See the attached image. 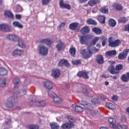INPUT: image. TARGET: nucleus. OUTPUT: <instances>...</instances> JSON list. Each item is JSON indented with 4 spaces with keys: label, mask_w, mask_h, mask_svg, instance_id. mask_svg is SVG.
<instances>
[{
    "label": "nucleus",
    "mask_w": 129,
    "mask_h": 129,
    "mask_svg": "<svg viewBox=\"0 0 129 129\" xmlns=\"http://www.w3.org/2000/svg\"><path fill=\"white\" fill-rule=\"evenodd\" d=\"M113 7L114 8V9H116L117 11H121L122 10V7L117 3H114L113 5Z\"/></svg>",
    "instance_id": "obj_42"
},
{
    "label": "nucleus",
    "mask_w": 129,
    "mask_h": 129,
    "mask_svg": "<svg viewBox=\"0 0 129 129\" xmlns=\"http://www.w3.org/2000/svg\"><path fill=\"white\" fill-rule=\"evenodd\" d=\"M44 86L45 87V88L47 89H52L53 88V84L49 81L44 82Z\"/></svg>",
    "instance_id": "obj_33"
},
{
    "label": "nucleus",
    "mask_w": 129,
    "mask_h": 129,
    "mask_svg": "<svg viewBox=\"0 0 129 129\" xmlns=\"http://www.w3.org/2000/svg\"><path fill=\"white\" fill-rule=\"evenodd\" d=\"M120 79L123 82H127V81H129V73H127L126 74L122 75Z\"/></svg>",
    "instance_id": "obj_22"
},
{
    "label": "nucleus",
    "mask_w": 129,
    "mask_h": 129,
    "mask_svg": "<svg viewBox=\"0 0 129 129\" xmlns=\"http://www.w3.org/2000/svg\"><path fill=\"white\" fill-rule=\"evenodd\" d=\"M48 52H49L48 47L44 45L38 46V53L40 55H41V56H47V55H48Z\"/></svg>",
    "instance_id": "obj_5"
},
{
    "label": "nucleus",
    "mask_w": 129,
    "mask_h": 129,
    "mask_svg": "<svg viewBox=\"0 0 129 129\" xmlns=\"http://www.w3.org/2000/svg\"><path fill=\"white\" fill-rule=\"evenodd\" d=\"M7 39L12 40V41H17L19 40V37L13 34H9L7 36Z\"/></svg>",
    "instance_id": "obj_32"
},
{
    "label": "nucleus",
    "mask_w": 129,
    "mask_h": 129,
    "mask_svg": "<svg viewBox=\"0 0 129 129\" xmlns=\"http://www.w3.org/2000/svg\"><path fill=\"white\" fill-rule=\"evenodd\" d=\"M121 122H125L126 121V117L125 115H122L120 117Z\"/></svg>",
    "instance_id": "obj_59"
},
{
    "label": "nucleus",
    "mask_w": 129,
    "mask_h": 129,
    "mask_svg": "<svg viewBox=\"0 0 129 129\" xmlns=\"http://www.w3.org/2000/svg\"><path fill=\"white\" fill-rule=\"evenodd\" d=\"M92 31L96 35H101V34H102V30H101L100 28L97 27L93 28Z\"/></svg>",
    "instance_id": "obj_30"
},
{
    "label": "nucleus",
    "mask_w": 129,
    "mask_h": 129,
    "mask_svg": "<svg viewBox=\"0 0 129 129\" xmlns=\"http://www.w3.org/2000/svg\"><path fill=\"white\" fill-rule=\"evenodd\" d=\"M8 74V70L5 68H0V75L4 76Z\"/></svg>",
    "instance_id": "obj_43"
},
{
    "label": "nucleus",
    "mask_w": 129,
    "mask_h": 129,
    "mask_svg": "<svg viewBox=\"0 0 129 129\" xmlns=\"http://www.w3.org/2000/svg\"><path fill=\"white\" fill-rule=\"evenodd\" d=\"M72 107L76 112H82L83 111V108L80 106H75L74 107V105H73Z\"/></svg>",
    "instance_id": "obj_23"
},
{
    "label": "nucleus",
    "mask_w": 129,
    "mask_h": 129,
    "mask_svg": "<svg viewBox=\"0 0 129 129\" xmlns=\"http://www.w3.org/2000/svg\"><path fill=\"white\" fill-rule=\"evenodd\" d=\"M18 42V46L20 47V48H25L26 47V44L24 43V41L22 39H20L19 38L17 40Z\"/></svg>",
    "instance_id": "obj_37"
},
{
    "label": "nucleus",
    "mask_w": 129,
    "mask_h": 129,
    "mask_svg": "<svg viewBox=\"0 0 129 129\" xmlns=\"http://www.w3.org/2000/svg\"><path fill=\"white\" fill-rule=\"evenodd\" d=\"M15 18L16 20H21L22 19V15L21 14H16Z\"/></svg>",
    "instance_id": "obj_62"
},
{
    "label": "nucleus",
    "mask_w": 129,
    "mask_h": 129,
    "mask_svg": "<svg viewBox=\"0 0 129 129\" xmlns=\"http://www.w3.org/2000/svg\"><path fill=\"white\" fill-rule=\"evenodd\" d=\"M30 105L32 106L33 104H35L36 106L38 107H42L46 106V101L44 100H41L38 102H37L36 100V97H29Z\"/></svg>",
    "instance_id": "obj_1"
},
{
    "label": "nucleus",
    "mask_w": 129,
    "mask_h": 129,
    "mask_svg": "<svg viewBox=\"0 0 129 129\" xmlns=\"http://www.w3.org/2000/svg\"><path fill=\"white\" fill-rule=\"evenodd\" d=\"M100 13L102 14H108V8L106 7H102L99 9Z\"/></svg>",
    "instance_id": "obj_39"
},
{
    "label": "nucleus",
    "mask_w": 129,
    "mask_h": 129,
    "mask_svg": "<svg viewBox=\"0 0 129 129\" xmlns=\"http://www.w3.org/2000/svg\"><path fill=\"white\" fill-rule=\"evenodd\" d=\"M13 25L14 27H15V28H19V29H23V28H24L23 24L18 21H14L13 22Z\"/></svg>",
    "instance_id": "obj_26"
},
{
    "label": "nucleus",
    "mask_w": 129,
    "mask_h": 129,
    "mask_svg": "<svg viewBox=\"0 0 129 129\" xmlns=\"http://www.w3.org/2000/svg\"><path fill=\"white\" fill-rule=\"evenodd\" d=\"M23 52L22 50L20 49H16L13 52L14 55H18V56H21L23 54Z\"/></svg>",
    "instance_id": "obj_45"
},
{
    "label": "nucleus",
    "mask_w": 129,
    "mask_h": 129,
    "mask_svg": "<svg viewBox=\"0 0 129 129\" xmlns=\"http://www.w3.org/2000/svg\"><path fill=\"white\" fill-rule=\"evenodd\" d=\"M108 121L109 122V126H110V127H114V123H115V122L116 121L115 119L110 117L108 118Z\"/></svg>",
    "instance_id": "obj_28"
},
{
    "label": "nucleus",
    "mask_w": 129,
    "mask_h": 129,
    "mask_svg": "<svg viewBox=\"0 0 129 129\" xmlns=\"http://www.w3.org/2000/svg\"><path fill=\"white\" fill-rule=\"evenodd\" d=\"M112 99L113 101H117V99H118V97L116 95H114L112 96Z\"/></svg>",
    "instance_id": "obj_63"
},
{
    "label": "nucleus",
    "mask_w": 129,
    "mask_h": 129,
    "mask_svg": "<svg viewBox=\"0 0 129 129\" xmlns=\"http://www.w3.org/2000/svg\"><path fill=\"white\" fill-rule=\"evenodd\" d=\"M96 61L98 64H103L104 63V57L101 54H98L96 57Z\"/></svg>",
    "instance_id": "obj_14"
},
{
    "label": "nucleus",
    "mask_w": 129,
    "mask_h": 129,
    "mask_svg": "<svg viewBox=\"0 0 129 129\" xmlns=\"http://www.w3.org/2000/svg\"><path fill=\"white\" fill-rule=\"evenodd\" d=\"M99 40H101L102 42V47H105L107 42V37L103 35L101 37H95L91 42L92 45H95V44H96V43H97Z\"/></svg>",
    "instance_id": "obj_2"
},
{
    "label": "nucleus",
    "mask_w": 129,
    "mask_h": 129,
    "mask_svg": "<svg viewBox=\"0 0 129 129\" xmlns=\"http://www.w3.org/2000/svg\"><path fill=\"white\" fill-rule=\"evenodd\" d=\"M49 125L51 129H59V124L55 122L50 123Z\"/></svg>",
    "instance_id": "obj_35"
},
{
    "label": "nucleus",
    "mask_w": 129,
    "mask_h": 129,
    "mask_svg": "<svg viewBox=\"0 0 129 129\" xmlns=\"http://www.w3.org/2000/svg\"><path fill=\"white\" fill-rule=\"evenodd\" d=\"M124 31L129 33V24L124 25Z\"/></svg>",
    "instance_id": "obj_61"
},
{
    "label": "nucleus",
    "mask_w": 129,
    "mask_h": 129,
    "mask_svg": "<svg viewBox=\"0 0 129 129\" xmlns=\"http://www.w3.org/2000/svg\"><path fill=\"white\" fill-rule=\"evenodd\" d=\"M4 16L5 17H7L8 18H9L10 19H14V16L13 13H12L11 11H5L4 12Z\"/></svg>",
    "instance_id": "obj_24"
},
{
    "label": "nucleus",
    "mask_w": 129,
    "mask_h": 129,
    "mask_svg": "<svg viewBox=\"0 0 129 129\" xmlns=\"http://www.w3.org/2000/svg\"><path fill=\"white\" fill-rule=\"evenodd\" d=\"M87 49L89 51V54H90V57H91V55L93 54V53H97L98 52H99V50L95 47H93L92 45H90L88 46Z\"/></svg>",
    "instance_id": "obj_9"
},
{
    "label": "nucleus",
    "mask_w": 129,
    "mask_h": 129,
    "mask_svg": "<svg viewBox=\"0 0 129 129\" xmlns=\"http://www.w3.org/2000/svg\"><path fill=\"white\" fill-rule=\"evenodd\" d=\"M99 4H100V0H90L88 2V5L91 7H94V6Z\"/></svg>",
    "instance_id": "obj_21"
},
{
    "label": "nucleus",
    "mask_w": 129,
    "mask_h": 129,
    "mask_svg": "<svg viewBox=\"0 0 129 129\" xmlns=\"http://www.w3.org/2000/svg\"><path fill=\"white\" fill-rule=\"evenodd\" d=\"M81 34L82 35H85V34H88L90 32V28L88 26H85L83 27L80 30Z\"/></svg>",
    "instance_id": "obj_17"
},
{
    "label": "nucleus",
    "mask_w": 129,
    "mask_h": 129,
    "mask_svg": "<svg viewBox=\"0 0 129 129\" xmlns=\"http://www.w3.org/2000/svg\"><path fill=\"white\" fill-rule=\"evenodd\" d=\"M80 53L85 59H88V58H90V54L87 52L86 49H81L80 50Z\"/></svg>",
    "instance_id": "obj_15"
},
{
    "label": "nucleus",
    "mask_w": 129,
    "mask_h": 129,
    "mask_svg": "<svg viewBox=\"0 0 129 129\" xmlns=\"http://www.w3.org/2000/svg\"><path fill=\"white\" fill-rule=\"evenodd\" d=\"M59 6L61 9H67V10H71V5L70 4H64L63 0H60Z\"/></svg>",
    "instance_id": "obj_13"
},
{
    "label": "nucleus",
    "mask_w": 129,
    "mask_h": 129,
    "mask_svg": "<svg viewBox=\"0 0 129 129\" xmlns=\"http://www.w3.org/2000/svg\"><path fill=\"white\" fill-rule=\"evenodd\" d=\"M125 58H126V56H125V55L122 53V52L119 53L118 56V58L119 60H123V59H125Z\"/></svg>",
    "instance_id": "obj_52"
},
{
    "label": "nucleus",
    "mask_w": 129,
    "mask_h": 129,
    "mask_svg": "<svg viewBox=\"0 0 129 129\" xmlns=\"http://www.w3.org/2000/svg\"><path fill=\"white\" fill-rule=\"evenodd\" d=\"M73 65H80L81 64V60L80 59L73 60L72 61Z\"/></svg>",
    "instance_id": "obj_50"
},
{
    "label": "nucleus",
    "mask_w": 129,
    "mask_h": 129,
    "mask_svg": "<svg viewBox=\"0 0 129 129\" xmlns=\"http://www.w3.org/2000/svg\"><path fill=\"white\" fill-rule=\"evenodd\" d=\"M98 20L100 23H101L102 24H104L105 23V16L100 15L98 16Z\"/></svg>",
    "instance_id": "obj_38"
},
{
    "label": "nucleus",
    "mask_w": 129,
    "mask_h": 129,
    "mask_svg": "<svg viewBox=\"0 0 129 129\" xmlns=\"http://www.w3.org/2000/svg\"><path fill=\"white\" fill-rule=\"evenodd\" d=\"M83 92L84 95H86V96H88V95L89 94V92H88V91H87V88L83 89Z\"/></svg>",
    "instance_id": "obj_58"
},
{
    "label": "nucleus",
    "mask_w": 129,
    "mask_h": 129,
    "mask_svg": "<svg viewBox=\"0 0 129 129\" xmlns=\"http://www.w3.org/2000/svg\"><path fill=\"white\" fill-rule=\"evenodd\" d=\"M71 66V65L69 63L68 60L65 59L60 60L58 63V67H63V66H65L66 67H70Z\"/></svg>",
    "instance_id": "obj_7"
},
{
    "label": "nucleus",
    "mask_w": 129,
    "mask_h": 129,
    "mask_svg": "<svg viewBox=\"0 0 129 129\" xmlns=\"http://www.w3.org/2000/svg\"><path fill=\"white\" fill-rule=\"evenodd\" d=\"M116 55V50H113L110 51H108L106 52V55L109 57H112V56H115Z\"/></svg>",
    "instance_id": "obj_29"
},
{
    "label": "nucleus",
    "mask_w": 129,
    "mask_h": 129,
    "mask_svg": "<svg viewBox=\"0 0 129 129\" xmlns=\"http://www.w3.org/2000/svg\"><path fill=\"white\" fill-rule=\"evenodd\" d=\"M91 102L93 104H98L99 103L98 99L96 98L92 99Z\"/></svg>",
    "instance_id": "obj_55"
},
{
    "label": "nucleus",
    "mask_w": 129,
    "mask_h": 129,
    "mask_svg": "<svg viewBox=\"0 0 129 129\" xmlns=\"http://www.w3.org/2000/svg\"><path fill=\"white\" fill-rule=\"evenodd\" d=\"M108 46L111 48H116L121 44V41L119 39H116L114 41L112 40V37H110L108 39Z\"/></svg>",
    "instance_id": "obj_3"
},
{
    "label": "nucleus",
    "mask_w": 129,
    "mask_h": 129,
    "mask_svg": "<svg viewBox=\"0 0 129 129\" xmlns=\"http://www.w3.org/2000/svg\"><path fill=\"white\" fill-rule=\"evenodd\" d=\"M79 25V23H78V22L72 23L69 25V29L72 30V31H76V30H77V28H78Z\"/></svg>",
    "instance_id": "obj_19"
},
{
    "label": "nucleus",
    "mask_w": 129,
    "mask_h": 129,
    "mask_svg": "<svg viewBox=\"0 0 129 129\" xmlns=\"http://www.w3.org/2000/svg\"><path fill=\"white\" fill-rule=\"evenodd\" d=\"M61 74V71L59 70V69H54L52 70V73H51V76L53 78H58L60 76Z\"/></svg>",
    "instance_id": "obj_10"
},
{
    "label": "nucleus",
    "mask_w": 129,
    "mask_h": 129,
    "mask_svg": "<svg viewBox=\"0 0 129 129\" xmlns=\"http://www.w3.org/2000/svg\"><path fill=\"white\" fill-rule=\"evenodd\" d=\"M122 68H123V66H122V64H118L116 66L115 69L116 71L119 72V71L121 70Z\"/></svg>",
    "instance_id": "obj_47"
},
{
    "label": "nucleus",
    "mask_w": 129,
    "mask_h": 129,
    "mask_svg": "<svg viewBox=\"0 0 129 129\" xmlns=\"http://www.w3.org/2000/svg\"><path fill=\"white\" fill-rule=\"evenodd\" d=\"M106 107H107V108H108V109H110L112 110H113L115 109V108H116L115 105H114L113 104H112L111 103H109V102H107L106 103Z\"/></svg>",
    "instance_id": "obj_31"
},
{
    "label": "nucleus",
    "mask_w": 129,
    "mask_h": 129,
    "mask_svg": "<svg viewBox=\"0 0 129 129\" xmlns=\"http://www.w3.org/2000/svg\"><path fill=\"white\" fill-rule=\"evenodd\" d=\"M93 37V35H82L80 38V43L82 45L88 44V41H90Z\"/></svg>",
    "instance_id": "obj_4"
},
{
    "label": "nucleus",
    "mask_w": 129,
    "mask_h": 129,
    "mask_svg": "<svg viewBox=\"0 0 129 129\" xmlns=\"http://www.w3.org/2000/svg\"><path fill=\"white\" fill-rule=\"evenodd\" d=\"M87 23L89 25H97V23L96 21H95L94 20L91 19V18H89L87 20Z\"/></svg>",
    "instance_id": "obj_40"
},
{
    "label": "nucleus",
    "mask_w": 129,
    "mask_h": 129,
    "mask_svg": "<svg viewBox=\"0 0 129 129\" xmlns=\"http://www.w3.org/2000/svg\"><path fill=\"white\" fill-rule=\"evenodd\" d=\"M36 43H40V44H46V45H51V40L49 38L41 39L36 41Z\"/></svg>",
    "instance_id": "obj_16"
},
{
    "label": "nucleus",
    "mask_w": 129,
    "mask_h": 129,
    "mask_svg": "<svg viewBox=\"0 0 129 129\" xmlns=\"http://www.w3.org/2000/svg\"><path fill=\"white\" fill-rule=\"evenodd\" d=\"M48 94L49 96H50V97H52L53 98H54V96H54V95L55 94V93L51 91H49L48 92Z\"/></svg>",
    "instance_id": "obj_60"
},
{
    "label": "nucleus",
    "mask_w": 129,
    "mask_h": 129,
    "mask_svg": "<svg viewBox=\"0 0 129 129\" xmlns=\"http://www.w3.org/2000/svg\"><path fill=\"white\" fill-rule=\"evenodd\" d=\"M79 103L81 105H83L85 108L88 109L89 110H93V106H92V105L86 101L81 100L79 101Z\"/></svg>",
    "instance_id": "obj_6"
},
{
    "label": "nucleus",
    "mask_w": 129,
    "mask_h": 129,
    "mask_svg": "<svg viewBox=\"0 0 129 129\" xmlns=\"http://www.w3.org/2000/svg\"><path fill=\"white\" fill-rule=\"evenodd\" d=\"M77 75L78 77H83L84 79H88V78H89L88 72H86V71H80L78 73Z\"/></svg>",
    "instance_id": "obj_12"
},
{
    "label": "nucleus",
    "mask_w": 129,
    "mask_h": 129,
    "mask_svg": "<svg viewBox=\"0 0 129 129\" xmlns=\"http://www.w3.org/2000/svg\"><path fill=\"white\" fill-rule=\"evenodd\" d=\"M0 30L2 32H11V26L8 24H0Z\"/></svg>",
    "instance_id": "obj_8"
},
{
    "label": "nucleus",
    "mask_w": 129,
    "mask_h": 129,
    "mask_svg": "<svg viewBox=\"0 0 129 129\" xmlns=\"http://www.w3.org/2000/svg\"><path fill=\"white\" fill-rule=\"evenodd\" d=\"M16 12L17 13H21V12H23V8H22L21 6L18 5L16 8Z\"/></svg>",
    "instance_id": "obj_54"
},
{
    "label": "nucleus",
    "mask_w": 129,
    "mask_h": 129,
    "mask_svg": "<svg viewBox=\"0 0 129 129\" xmlns=\"http://www.w3.org/2000/svg\"><path fill=\"white\" fill-rule=\"evenodd\" d=\"M6 81H7V79H6V78L0 79L1 87H5V86H6Z\"/></svg>",
    "instance_id": "obj_46"
},
{
    "label": "nucleus",
    "mask_w": 129,
    "mask_h": 129,
    "mask_svg": "<svg viewBox=\"0 0 129 129\" xmlns=\"http://www.w3.org/2000/svg\"><path fill=\"white\" fill-rule=\"evenodd\" d=\"M100 99H101V100H105V99H106V97H105V96H104V95H100Z\"/></svg>",
    "instance_id": "obj_64"
},
{
    "label": "nucleus",
    "mask_w": 129,
    "mask_h": 129,
    "mask_svg": "<svg viewBox=\"0 0 129 129\" xmlns=\"http://www.w3.org/2000/svg\"><path fill=\"white\" fill-rule=\"evenodd\" d=\"M13 82L14 84V88H18L19 84L21 83V79L18 78H15L13 79Z\"/></svg>",
    "instance_id": "obj_25"
},
{
    "label": "nucleus",
    "mask_w": 129,
    "mask_h": 129,
    "mask_svg": "<svg viewBox=\"0 0 129 129\" xmlns=\"http://www.w3.org/2000/svg\"><path fill=\"white\" fill-rule=\"evenodd\" d=\"M108 24L110 27H115V26H116V21H115L114 19H110L109 21Z\"/></svg>",
    "instance_id": "obj_41"
},
{
    "label": "nucleus",
    "mask_w": 129,
    "mask_h": 129,
    "mask_svg": "<svg viewBox=\"0 0 129 129\" xmlns=\"http://www.w3.org/2000/svg\"><path fill=\"white\" fill-rule=\"evenodd\" d=\"M74 127V124L69 122H66L61 125V127L62 129H71Z\"/></svg>",
    "instance_id": "obj_20"
},
{
    "label": "nucleus",
    "mask_w": 129,
    "mask_h": 129,
    "mask_svg": "<svg viewBox=\"0 0 129 129\" xmlns=\"http://www.w3.org/2000/svg\"><path fill=\"white\" fill-rule=\"evenodd\" d=\"M109 71L111 74H113V75H114V74H117L118 73H119V72H118V71L115 72V69H114V66H113V65L110 67Z\"/></svg>",
    "instance_id": "obj_34"
},
{
    "label": "nucleus",
    "mask_w": 129,
    "mask_h": 129,
    "mask_svg": "<svg viewBox=\"0 0 129 129\" xmlns=\"http://www.w3.org/2000/svg\"><path fill=\"white\" fill-rule=\"evenodd\" d=\"M66 118L68 120L69 123H71L72 124H74V123L76 121L74 117L71 115H67Z\"/></svg>",
    "instance_id": "obj_27"
},
{
    "label": "nucleus",
    "mask_w": 129,
    "mask_h": 129,
    "mask_svg": "<svg viewBox=\"0 0 129 129\" xmlns=\"http://www.w3.org/2000/svg\"><path fill=\"white\" fill-rule=\"evenodd\" d=\"M122 53L125 55V56L126 57V56H127V54L129 53V49L127 48V49H124Z\"/></svg>",
    "instance_id": "obj_57"
},
{
    "label": "nucleus",
    "mask_w": 129,
    "mask_h": 129,
    "mask_svg": "<svg viewBox=\"0 0 129 129\" xmlns=\"http://www.w3.org/2000/svg\"><path fill=\"white\" fill-rule=\"evenodd\" d=\"M53 99L56 103H61V99L59 98L57 96H54Z\"/></svg>",
    "instance_id": "obj_48"
},
{
    "label": "nucleus",
    "mask_w": 129,
    "mask_h": 129,
    "mask_svg": "<svg viewBox=\"0 0 129 129\" xmlns=\"http://www.w3.org/2000/svg\"><path fill=\"white\" fill-rule=\"evenodd\" d=\"M127 21V20H126L125 17H120L118 20V22L119 23V24H125Z\"/></svg>",
    "instance_id": "obj_44"
},
{
    "label": "nucleus",
    "mask_w": 129,
    "mask_h": 129,
    "mask_svg": "<svg viewBox=\"0 0 129 129\" xmlns=\"http://www.w3.org/2000/svg\"><path fill=\"white\" fill-rule=\"evenodd\" d=\"M69 53L72 57H75V55H76V48L73 47H71L70 48Z\"/></svg>",
    "instance_id": "obj_36"
},
{
    "label": "nucleus",
    "mask_w": 129,
    "mask_h": 129,
    "mask_svg": "<svg viewBox=\"0 0 129 129\" xmlns=\"http://www.w3.org/2000/svg\"><path fill=\"white\" fill-rule=\"evenodd\" d=\"M127 128V126L126 125H120L116 126L115 127H114L113 129H126Z\"/></svg>",
    "instance_id": "obj_49"
},
{
    "label": "nucleus",
    "mask_w": 129,
    "mask_h": 129,
    "mask_svg": "<svg viewBox=\"0 0 129 129\" xmlns=\"http://www.w3.org/2000/svg\"><path fill=\"white\" fill-rule=\"evenodd\" d=\"M14 103H15V98L10 97L8 99L6 105L8 108H12L14 106Z\"/></svg>",
    "instance_id": "obj_11"
},
{
    "label": "nucleus",
    "mask_w": 129,
    "mask_h": 129,
    "mask_svg": "<svg viewBox=\"0 0 129 129\" xmlns=\"http://www.w3.org/2000/svg\"><path fill=\"white\" fill-rule=\"evenodd\" d=\"M56 48L57 51H62V50L65 49V44L61 42V40H59L58 44L56 45Z\"/></svg>",
    "instance_id": "obj_18"
},
{
    "label": "nucleus",
    "mask_w": 129,
    "mask_h": 129,
    "mask_svg": "<svg viewBox=\"0 0 129 129\" xmlns=\"http://www.w3.org/2000/svg\"><path fill=\"white\" fill-rule=\"evenodd\" d=\"M26 93H27V90H21V91L19 93H18V95H19L20 97H21V96L26 95Z\"/></svg>",
    "instance_id": "obj_53"
},
{
    "label": "nucleus",
    "mask_w": 129,
    "mask_h": 129,
    "mask_svg": "<svg viewBox=\"0 0 129 129\" xmlns=\"http://www.w3.org/2000/svg\"><path fill=\"white\" fill-rule=\"evenodd\" d=\"M27 126L29 129H38L39 127V125L35 124H30Z\"/></svg>",
    "instance_id": "obj_51"
},
{
    "label": "nucleus",
    "mask_w": 129,
    "mask_h": 129,
    "mask_svg": "<svg viewBox=\"0 0 129 129\" xmlns=\"http://www.w3.org/2000/svg\"><path fill=\"white\" fill-rule=\"evenodd\" d=\"M50 2H51V0H42L41 3L42 6H46V5H48Z\"/></svg>",
    "instance_id": "obj_56"
}]
</instances>
